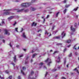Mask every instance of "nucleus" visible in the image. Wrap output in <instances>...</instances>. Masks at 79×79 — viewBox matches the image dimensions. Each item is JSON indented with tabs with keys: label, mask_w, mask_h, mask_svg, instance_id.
<instances>
[{
	"label": "nucleus",
	"mask_w": 79,
	"mask_h": 79,
	"mask_svg": "<svg viewBox=\"0 0 79 79\" xmlns=\"http://www.w3.org/2000/svg\"><path fill=\"white\" fill-rule=\"evenodd\" d=\"M31 4V3H23L21 4V6H24V7H28Z\"/></svg>",
	"instance_id": "nucleus-1"
},
{
	"label": "nucleus",
	"mask_w": 79,
	"mask_h": 79,
	"mask_svg": "<svg viewBox=\"0 0 79 79\" xmlns=\"http://www.w3.org/2000/svg\"><path fill=\"white\" fill-rule=\"evenodd\" d=\"M10 10H11V9L4 10L3 11L4 14V15H9V14H10Z\"/></svg>",
	"instance_id": "nucleus-2"
},
{
	"label": "nucleus",
	"mask_w": 79,
	"mask_h": 79,
	"mask_svg": "<svg viewBox=\"0 0 79 79\" xmlns=\"http://www.w3.org/2000/svg\"><path fill=\"white\" fill-rule=\"evenodd\" d=\"M45 62L46 63H47V65L50 66V64H51L52 63V61H51V59L50 58H48L45 61Z\"/></svg>",
	"instance_id": "nucleus-3"
},
{
	"label": "nucleus",
	"mask_w": 79,
	"mask_h": 79,
	"mask_svg": "<svg viewBox=\"0 0 79 79\" xmlns=\"http://www.w3.org/2000/svg\"><path fill=\"white\" fill-rule=\"evenodd\" d=\"M34 74V72L32 71L30 73V74L29 75V77H28L29 79H30V77H31V76Z\"/></svg>",
	"instance_id": "nucleus-4"
},
{
	"label": "nucleus",
	"mask_w": 79,
	"mask_h": 79,
	"mask_svg": "<svg viewBox=\"0 0 79 79\" xmlns=\"http://www.w3.org/2000/svg\"><path fill=\"white\" fill-rule=\"evenodd\" d=\"M65 35H66V33H65L64 31H63L61 33L62 38H63V37L65 36Z\"/></svg>",
	"instance_id": "nucleus-5"
},
{
	"label": "nucleus",
	"mask_w": 79,
	"mask_h": 79,
	"mask_svg": "<svg viewBox=\"0 0 79 79\" xmlns=\"http://www.w3.org/2000/svg\"><path fill=\"white\" fill-rule=\"evenodd\" d=\"M15 18V16H12L10 17H9L8 19L9 21H10V20H11L12 19H13Z\"/></svg>",
	"instance_id": "nucleus-6"
},
{
	"label": "nucleus",
	"mask_w": 79,
	"mask_h": 79,
	"mask_svg": "<svg viewBox=\"0 0 79 79\" xmlns=\"http://www.w3.org/2000/svg\"><path fill=\"white\" fill-rule=\"evenodd\" d=\"M4 31H5V34H6L7 35H10V33L8 32V31L6 30V29H5L4 30Z\"/></svg>",
	"instance_id": "nucleus-7"
},
{
	"label": "nucleus",
	"mask_w": 79,
	"mask_h": 79,
	"mask_svg": "<svg viewBox=\"0 0 79 79\" xmlns=\"http://www.w3.org/2000/svg\"><path fill=\"white\" fill-rule=\"evenodd\" d=\"M22 36L24 38H25V39H26L27 38V37H26V35L25 34V33L23 32V33L22 35Z\"/></svg>",
	"instance_id": "nucleus-8"
},
{
	"label": "nucleus",
	"mask_w": 79,
	"mask_h": 79,
	"mask_svg": "<svg viewBox=\"0 0 79 79\" xmlns=\"http://www.w3.org/2000/svg\"><path fill=\"white\" fill-rule=\"evenodd\" d=\"M70 29L71 31H72L73 32H74L76 30L75 28H74L72 26L71 27Z\"/></svg>",
	"instance_id": "nucleus-9"
},
{
	"label": "nucleus",
	"mask_w": 79,
	"mask_h": 79,
	"mask_svg": "<svg viewBox=\"0 0 79 79\" xmlns=\"http://www.w3.org/2000/svg\"><path fill=\"white\" fill-rule=\"evenodd\" d=\"M14 60L15 62H16L18 61V60L16 59V56H15L14 57Z\"/></svg>",
	"instance_id": "nucleus-10"
},
{
	"label": "nucleus",
	"mask_w": 79,
	"mask_h": 79,
	"mask_svg": "<svg viewBox=\"0 0 79 79\" xmlns=\"http://www.w3.org/2000/svg\"><path fill=\"white\" fill-rule=\"evenodd\" d=\"M56 61L57 63H60V57L59 56L57 60H56Z\"/></svg>",
	"instance_id": "nucleus-11"
},
{
	"label": "nucleus",
	"mask_w": 79,
	"mask_h": 79,
	"mask_svg": "<svg viewBox=\"0 0 79 79\" xmlns=\"http://www.w3.org/2000/svg\"><path fill=\"white\" fill-rule=\"evenodd\" d=\"M60 36H55L54 37L53 39H60Z\"/></svg>",
	"instance_id": "nucleus-12"
},
{
	"label": "nucleus",
	"mask_w": 79,
	"mask_h": 79,
	"mask_svg": "<svg viewBox=\"0 0 79 79\" xmlns=\"http://www.w3.org/2000/svg\"><path fill=\"white\" fill-rule=\"evenodd\" d=\"M43 65V63H41L39 64V66L40 67V68H41L42 67V65Z\"/></svg>",
	"instance_id": "nucleus-13"
},
{
	"label": "nucleus",
	"mask_w": 79,
	"mask_h": 79,
	"mask_svg": "<svg viewBox=\"0 0 79 79\" xmlns=\"http://www.w3.org/2000/svg\"><path fill=\"white\" fill-rule=\"evenodd\" d=\"M37 25V23H35L34 22H33L32 25V26H35Z\"/></svg>",
	"instance_id": "nucleus-14"
},
{
	"label": "nucleus",
	"mask_w": 79,
	"mask_h": 79,
	"mask_svg": "<svg viewBox=\"0 0 79 79\" xmlns=\"http://www.w3.org/2000/svg\"><path fill=\"white\" fill-rule=\"evenodd\" d=\"M31 10H32V11H35L36 10V9L35 8H33V7H31Z\"/></svg>",
	"instance_id": "nucleus-15"
},
{
	"label": "nucleus",
	"mask_w": 79,
	"mask_h": 79,
	"mask_svg": "<svg viewBox=\"0 0 79 79\" xmlns=\"http://www.w3.org/2000/svg\"><path fill=\"white\" fill-rule=\"evenodd\" d=\"M23 10H24V9H21L20 10H19L17 11V12H21V11H23Z\"/></svg>",
	"instance_id": "nucleus-16"
},
{
	"label": "nucleus",
	"mask_w": 79,
	"mask_h": 79,
	"mask_svg": "<svg viewBox=\"0 0 79 79\" xmlns=\"http://www.w3.org/2000/svg\"><path fill=\"white\" fill-rule=\"evenodd\" d=\"M37 55V54L35 53L33 55H32V58H34L35 57V56H36V55Z\"/></svg>",
	"instance_id": "nucleus-17"
},
{
	"label": "nucleus",
	"mask_w": 79,
	"mask_h": 79,
	"mask_svg": "<svg viewBox=\"0 0 79 79\" xmlns=\"http://www.w3.org/2000/svg\"><path fill=\"white\" fill-rule=\"evenodd\" d=\"M21 73H22L23 75H25V74H24V72H23V70H21Z\"/></svg>",
	"instance_id": "nucleus-18"
},
{
	"label": "nucleus",
	"mask_w": 79,
	"mask_h": 79,
	"mask_svg": "<svg viewBox=\"0 0 79 79\" xmlns=\"http://www.w3.org/2000/svg\"><path fill=\"white\" fill-rule=\"evenodd\" d=\"M78 9V7H77L76 8L74 9V10H73V11H77V9Z\"/></svg>",
	"instance_id": "nucleus-19"
},
{
	"label": "nucleus",
	"mask_w": 79,
	"mask_h": 79,
	"mask_svg": "<svg viewBox=\"0 0 79 79\" xmlns=\"http://www.w3.org/2000/svg\"><path fill=\"white\" fill-rule=\"evenodd\" d=\"M71 40H68L66 42L67 43H70L71 42Z\"/></svg>",
	"instance_id": "nucleus-20"
},
{
	"label": "nucleus",
	"mask_w": 79,
	"mask_h": 79,
	"mask_svg": "<svg viewBox=\"0 0 79 79\" xmlns=\"http://www.w3.org/2000/svg\"><path fill=\"white\" fill-rule=\"evenodd\" d=\"M77 45V44H76L74 46V47H73V48L75 50H76V48H75V47H76V45Z\"/></svg>",
	"instance_id": "nucleus-21"
},
{
	"label": "nucleus",
	"mask_w": 79,
	"mask_h": 79,
	"mask_svg": "<svg viewBox=\"0 0 79 79\" xmlns=\"http://www.w3.org/2000/svg\"><path fill=\"white\" fill-rule=\"evenodd\" d=\"M37 75H35V78H31V79H36V77H37Z\"/></svg>",
	"instance_id": "nucleus-22"
},
{
	"label": "nucleus",
	"mask_w": 79,
	"mask_h": 79,
	"mask_svg": "<svg viewBox=\"0 0 79 79\" xmlns=\"http://www.w3.org/2000/svg\"><path fill=\"white\" fill-rule=\"evenodd\" d=\"M67 11V9H66L64 11V14H65V13H66V12Z\"/></svg>",
	"instance_id": "nucleus-23"
},
{
	"label": "nucleus",
	"mask_w": 79,
	"mask_h": 79,
	"mask_svg": "<svg viewBox=\"0 0 79 79\" xmlns=\"http://www.w3.org/2000/svg\"><path fill=\"white\" fill-rule=\"evenodd\" d=\"M69 6H70L69 5H66L65 6V7L66 8H68V7H69Z\"/></svg>",
	"instance_id": "nucleus-24"
},
{
	"label": "nucleus",
	"mask_w": 79,
	"mask_h": 79,
	"mask_svg": "<svg viewBox=\"0 0 79 79\" xmlns=\"http://www.w3.org/2000/svg\"><path fill=\"white\" fill-rule=\"evenodd\" d=\"M12 78V76H10L8 77V79H11Z\"/></svg>",
	"instance_id": "nucleus-25"
},
{
	"label": "nucleus",
	"mask_w": 79,
	"mask_h": 79,
	"mask_svg": "<svg viewBox=\"0 0 79 79\" xmlns=\"http://www.w3.org/2000/svg\"><path fill=\"white\" fill-rule=\"evenodd\" d=\"M23 55H20L19 56V58H21V57H23Z\"/></svg>",
	"instance_id": "nucleus-26"
},
{
	"label": "nucleus",
	"mask_w": 79,
	"mask_h": 79,
	"mask_svg": "<svg viewBox=\"0 0 79 79\" xmlns=\"http://www.w3.org/2000/svg\"><path fill=\"white\" fill-rule=\"evenodd\" d=\"M58 51H55L54 52L53 54H55V53H58Z\"/></svg>",
	"instance_id": "nucleus-27"
},
{
	"label": "nucleus",
	"mask_w": 79,
	"mask_h": 79,
	"mask_svg": "<svg viewBox=\"0 0 79 79\" xmlns=\"http://www.w3.org/2000/svg\"><path fill=\"white\" fill-rule=\"evenodd\" d=\"M55 27V25H54L52 26V30H53V29H54V27Z\"/></svg>",
	"instance_id": "nucleus-28"
},
{
	"label": "nucleus",
	"mask_w": 79,
	"mask_h": 79,
	"mask_svg": "<svg viewBox=\"0 0 79 79\" xmlns=\"http://www.w3.org/2000/svg\"><path fill=\"white\" fill-rule=\"evenodd\" d=\"M72 56V54L71 53L69 55V57H71V56Z\"/></svg>",
	"instance_id": "nucleus-29"
},
{
	"label": "nucleus",
	"mask_w": 79,
	"mask_h": 79,
	"mask_svg": "<svg viewBox=\"0 0 79 79\" xmlns=\"http://www.w3.org/2000/svg\"><path fill=\"white\" fill-rule=\"evenodd\" d=\"M45 34H47V35H48V32H47V31H46Z\"/></svg>",
	"instance_id": "nucleus-30"
},
{
	"label": "nucleus",
	"mask_w": 79,
	"mask_h": 79,
	"mask_svg": "<svg viewBox=\"0 0 79 79\" xmlns=\"http://www.w3.org/2000/svg\"><path fill=\"white\" fill-rule=\"evenodd\" d=\"M18 28H16L15 29V31H16V32H18Z\"/></svg>",
	"instance_id": "nucleus-31"
},
{
	"label": "nucleus",
	"mask_w": 79,
	"mask_h": 79,
	"mask_svg": "<svg viewBox=\"0 0 79 79\" xmlns=\"http://www.w3.org/2000/svg\"><path fill=\"white\" fill-rule=\"evenodd\" d=\"M23 70H26V68L25 67H23Z\"/></svg>",
	"instance_id": "nucleus-32"
},
{
	"label": "nucleus",
	"mask_w": 79,
	"mask_h": 79,
	"mask_svg": "<svg viewBox=\"0 0 79 79\" xmlns=\"http://www.w3.org/2000/svg\"><path fill=\"white\" fill-rule=\"evenodd\" d=\"M18 79H21V77H20V76H18Z\"/></svg>",
	"instance_id": "nucleus-33"
},
{
	"label": "nucleus",
	"mask_w": 79,
	"mask_h": 79,
	"mask_svg": "<svg viewBox=\"0 0 79 79\" xmlns=\"http://www.w3.org/2000/svg\"><path fill=\"white\" fill-rule=\"evenodd\" d=\"M6 73H7V74H8V70H6L5 71Z\"/></svg>",
	"instance_id": "nucleus-34"
},
{
	"label": "nucleus",
	"mask_w": 79,
	"mask_h": 79,
	"mask_svg": "<svg viewBox=\"0 0 79 79\" xmlns=\"http://www.w3.org/2000/svg\"><path fill=\"white\" fill-rule=\"evenodd\" d=\"M59 12H58L56 14V17H58V14H59Z\"/></svg>",
	"instance_id": "nucleus-35"
},
{
	"label": "nucleus",
	"mask_w": 79,
	"mask_h": 79,
	"mask_svg": "<svg viewBox=\"0 0 79 79\" xmlns=\"http://www.w3.org/2000/svg\"><path fill=\"white\" fill-rule=\"evenodd\" d=\"M57 45H62V44L61 43H58L57 44Z\"/></svg>",
	"instance_id": "nucleus-36"
},
{
	"label": "nucleus",
	"mask_w": 79,
	"mask_h": 79,
	"mask_svg": "<svg viewBox=\"0 0 79 79\" xmlns=\"http://www.w3.org/2000/svg\"><path fill=\"white\" fill-rule=\"evenodd\" d=\"M66 0H64L63 2V3H66Z\"/></svg>",
	"instance_id": "nucleus-37"
},
{
	"label": "nucleus",
	"mask_w": 79,
	"mask_h": 79,
	"mask_svg": "<svg viewBox=\"0 0 79 79\" xmlns=\"http://www.w3.org/2000/svg\"><path fill=\"white\" fill-rule=\"evenodd\" d=\"M56 71V69H55L53 70V71Z\"/></svg>",
	"instance_id": "nucleus-38"
},
{
	"label": "nucleus",
	"mask_w": 79,
	"mask_h": 79,
	"mask_svg": "<svg viewBox=\"0 0 79 79\" xmlns=\"http://www.w3.org/2000/svg\"><path fill=\"white\" fill-rule=\"evenodd\" d=\"M48 74V72H46V74L45 75V77H46V76H47V75Z\"/></svg>",
	"instance_id": "nucleus-39"
},
{
	"label": "nucleus",
	"mask_w": 79,
	"mask_h": 79,
	"mask_svg": "<svg viewBox=\"0 0 79 79\" xmlns=\"http://www.w3.org/2000/svg\"><path fill=\"white\" fill-rule=\"evenodd\" d=\"M60 66H59L58 68H57V69H60Z\"/></svg>",
	"instance_id": "nucleus-40"
},
{
	"label": "nucleus",
	"mask_w": 79,
	"mask_h": 79,
	"mask_svg": "<svg viewBox=\"0 0 79 79\" xmlns=\"http://www.w3.org/2000/svg\"><path fill=\"white\" fill-rule=\"evenodd\" d=\"M50 17V15H48V16H47L46 18H49V17Z\"/></svg>",
	"instance_id": "nucleus-41"
},
{
	"label": "nucleus",
	"mask_w": 79,
	"mask_h": 79,
	"mask_svg": "<svg viewBox=\"0 0 79 79\" xmlns=\"http://www.w3.org/2000/svg\"><path fill=\"white\" fill-rule=\"evenodd\" d=\"M77 70V68H76L74 69L73 70V71H76Z\"/></svg>",
	"instance_id": "nucleus-42"
},
{
	"label": "nucleus",
	"mask_w": 79,
	"mask_h": 79,
	"mask_svg": "<svg viewBox=\"0 0 79 79\" xmlns=\"http://www.w3.org/2000/svg\"><path fill=\"white\" fill-rule=\"evenodd\" d=\"M16 47L17 48H19V45H17V46H16Z\"/></svg>",
	"instance_id": "nucleus-43"
},
{
	"label": "nucleus",
	"mask_w": 79,
	"mask_h": 79,
	"mask_svg": "<svg viewBox=\"0 0 79 79\" xmlns=\"http://www.w3.org/2000/svg\"><path fill=\"white\" fill-rule=\"evenodd\" d=\"M9 45H10V47H12V45H11V43H10Z\"/></svg>",
	"instance_id": "nucleus-44"
},
{
	"label": "nucleus",
	"mask_w": 79,
	"mask_h": 79,
	"mask_svg": "<svg viewBox=\"0 0 79 79\" xmlns=\"http://www.w3.org/2000/svg\"><path fill=\"white\" fill-rule=\"evenodd\" d=\"M12 64L14 65V67H15V64L14 63H12Z\"/></svg>",
	"instance_id": "nucleus-45"
},
{
	"label": "nucleus",
	"mask_w": 79,
	"mask_h": 79,
	"mask_svg": "<svg viewBox=\"0 0 79 79\" xmlns=\"http://www.w3.org/2000/svg\"><path fill=\"white\" fill-rule=\"evenodd\" d=\"M77 26V24L76 23H75V27H76Z\"/></svg>",
	"instance_id": "nucleus-46"
},
{
	"label": "nucleus",
	"mask_w": 79,
	"mask_h": 79,
	"mask_svg": "<svg viewBox=\"0 0 79 79\" xmlns=\"http://www.w3.org/2000/svg\"><path fill=\"white\" fill-rule=\"evenodd\" d=\"M62 79H66V78H65L64 77H63L62 78Z\"/></svg>",
	"instance_id": "nucleus-47"
},
{
	"label": "nucleus",
	"mask_w": 79,
	"mask_h": 79,
	"mask_svg": "<svg viewBox=\"0 0 79 79\" xmlns=\"http://www.w3.org/2000/svg\"><path fill=\"white\" fill-rule=\"evenodd\" d=\"M66 50V49H64V52Z\"/></svg>",
	"instance_id": "nucleus-48"
},
{
	"label": "nucleus",
	"mask_w": 79,
	"mask_h": 79,
	"mask_svg": "<svg viewBox=\"0 0 79 79\" xmlns=\"http://www.w3.org/2000/svg\"><path fill=\"white\" fill-rule=\"evenodd\" d=\"M75 55H77V52H75Z\"/></svg>",
	"instance_id": "nucleus-49"
},
{
	"label": "nucleus",
	"mask_w": 79,
	"mask_h": 79,
	"mask_svg": "<svg viewBox=\"0 0 79 79\" xmlns=\"http://www.w3.org/2000/svg\"><path fill=\"white\" fill-rule=\"evenodd\" d=\"M16 22H15V23L14 24V26H15V25H16Z\"/></svg>",
	"instance_id": "nucleus-50"
},
{
	"label": "nucleus",
	"mask_w": 79,
	"mask_h": 79,
	"mask_svg": "<svg viewBox=\"0 0 79 79\" xmlns=\"http://www.w3.org/2000/svg\"><path fill=\"white\" fill-rule=\"evenodd\" d=\"M16 2H19V0H16L15 1Z\"/></svg>",
	"instance_id": "nucleus-51"
},
{
	"label": "nucleus",
	"mask_w": 79,
	"mask_h": 79,
	"mask_svg": "<svg viewBox=\"0 0 79 79\" xmlns=\"http://www.w3.org/2000/svg\"><path fill=\"white\" fill-rule=\"evenodd\" d=\"M2 24H4L5 23L4 22V21H2Z\"/></svg>",
	"instance_id": "nucleus-52"
},
{
	"label": "nucleus",
	"mask_w": 79,
	"mask_h": 79,
	"mask_svg": "<svg viewBox=\"0 0 79 79\" xmlns=\"http://www.w3.org/2000/svg\"><path fill=\"white\" fill-rule=\"evenodd\" d=\"M44 69H46V67L45 66H44Z\"/></svg>",
	"instance_id": "nucleus-53"
},
{
	"label": "nucleus",
	"mask_w": 79,
	"mask_h": 79,
	"mask_svg": "<svg viewBox=\"0 0 79 79\" xmlns=\"http://www.w3.org/2000/svg\"><path fill=\"white\" fill-rule=\"evenodd\" d=\"M66 63V60H64V64H65Z\"/></svg>",
	"instance_id": "nucleus-54"
},
{
	"label": "nucleus",
	"mask_w": 79,
	"mask_h": 79,
	"mask_svg": "<svg viewBox=\"0 0 79 79\" xmlns=\"http://www.w3.org/2000/svg\"><path fill=\"white\" fill-rule=\"evenodd\" d=\"M77 73H78V74H79V72L78 71V70H77Z\"/></svg>",
	"instance_id": "nucleus-55"
},
{
	"label": "nucleus",
	"mask_w": 79,
	"mask_h": 79,
	"mask_svg": "<svg viewBox=\"0 0 79 79\" xmlns=\"http://www.w3.org/2000/svg\"><path fill=\"white\" fill-rule=\"evenodd\" d=\"M40 31H41V29H40V30H39L38 31V32H40Z\"/></svg>",
	"instance_id": "nucleus-56"
},
{
	"label": "nucleus",
	"mask_w": 79,
	"mask_h": 79,
	"mask_svg": "<svg viewBox=\"0 0 79 79\" xmlns=\"http://www.w3.org/2000/svg\"><path fill=\"white\" fill-rule=\"evenodd\" d=\"M2 41H3V43H5V40H2Z\"/></svg>",
	"instance_id": "nucleus-57"
},
{
	"label": "nucleus",
	"mask_w": 79,
	"mask_h": 79,
	"mask_svg": "<svg viewBox=\"0 0 79 79\" xmlns=\"http://www.w3.org/2000/svg\"><path fill=\"white\" fill-rule=\"evenodd\" d=\"M70 46H71V45H69L68 46V47H70Z\"/></svg>",
	"instance_id": "nucleus-58"
},
{
	"label": "nucleus",
	"mask_w": 79,
	"mask_h": 79,
	"mask_svg": "<svg viewBox=\"0 0 79 79\" xmlns=\"http://www.w3.org/2000/svg\"><path fill=\"white\" fill-rule=\"evenodd\" d=\"M68 66H69V64H68L67 65V68H68Z\"/></svg>",
	"instance_id": "nucleus-59"
},
{
	"label": "nucleus",
	"mask_w": 79,
	"mask_h": 79,
	"mask_svg": "<svg viewBox=\"0 0 79 79\" xmlns=\"http://www.w3.org/2000/svg\"><path fill=\"white\" fill-rule=\"evenodd\" d=\"M23 50H24V51H26V49H24Z\"/></svg>",
	"instance_id": "nucleus-60"
},
{
	"label": "nucleus",
	"mask_w": 79,
	"mask_h": 79,
	"mask_svg": "<svg viewBox=\"0 0 79 79\" xmlns=\"http://www.w3.org/2000/svg\"><path fill=\"white\" fill-rule=\"evenodd\" d=\"M38 36H40V34H39L38 35Z\"/></svg>",
	"instance_id": "nucleus-61"
},
{
	"label": "nucleus",
	"mask_w": 79,
	"mask_h": 79,
	"mask_svg": "<svg viewBox=\"0 0 79 79\" xmlns=\"http://www.w3.org/2000/svg\"><path fill=\"white\" fill-rule=\"evenodd\" d=\"M28 57H27L26 58V60H27V59H28Z\"/></svg>",
	"instance_id": "nucleus-62"
},
{
	"label": "nucleus",
	"mask_w": 79,
	"mask_h": 79,
	"mask_svg": "<svg viewBox=\"0 0 79 79\" xmlns=\"http://www.w3.org/2000/svg\"><path fill=\"white\" fill-rule=\"evenodd\" d=\"M27 63H28L27 62H25V64H27Z\"/></svg>",
	"instance_id": "nucleus-63"
},
{
	"label": "nucleus",
	"mask_w": 79,
	"mask_h": 79,
	"mask_svg": "<svg viewBox=\"0 0 79 79\" xmlns=\"http://www.w3.org/2000/svg\"><path fill=\"white\" fill-rule=\"evenodd\" d=\"M1 79H4V78L2 77V78H1Z\"/></svg>",
	"instance_id": "nucleus-64"
}]
</instances>
